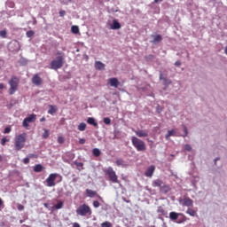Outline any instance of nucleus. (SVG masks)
Returning a JSON list of instances; mask_svg holds the SVG:
<instances>
[{
	"instance_id": "nucleus-1",
	"label": "nucleus",
	"mask_w": 227,
	"mask_h": 227,
	"mask_svg": "<svg viewBox=\"0 0 227 227\" xmlns=\"http://www.w3.org/2000/svg\"><path fill=\"white\" fill-rule=\"evenodd\" d=\"M27 135L26 133L20 134L14 138V148L16 152H20L22 148L26 145Z\"/></svg>"
},
{
	"instance_id": "nucleus-2",
	"label": "nucleus",
	"mask_w": 227,
	"mask_h": 227,
	"mask_svg": "<svg viewBox=\"0 0 227 227\" xmlns=\"http://www.w3.org/2000/svg\"><path fill=\"white\" fill-rule=\"evenodd\" d=\"M131 143L137 152H145L146 150V144L137 137H131Z\"/></svg>"
},
{
	"instance_id": "nucleus-3",
	"label": "nucleus",
	"mask_w": 227,
	"mask_h": 227,
	"mask_svg": "<svg viewBox=\"0 0 227 227\" xmlns=\"http://www.w3.org/2000/svg\"><path fill=\"white\" fill-rule=\"evenodd\" d=\"M20 82V79L17 76H12L9 81V95H15V91L19 90V84Z\"/></svg>"
},
{
	"instance_id": "nucleus-4",
	"label": "nucleus",
	"mask_w": 227,
	"mask_h": 227,
	"mask_svg": "<svg viewBox=\"0 0 227 227\" xmlns=\"http://www.w3.org/2000/svg\"><path fill=\"white\" fill-rule=\"evenodd\" d=\"M104 173L106 175V176H108V180L112 182V184H120V181L118 180V175H116V172L114 169H113L112 167L105 168Z\"/></svg>"
},
{
	"instance_id": "nucleus-5",
	"label": "nucleus",
	"mask_w": 227,
	"mask_h": 227,
	"mask_svg": "<svg viewBox=\"0 0 227 227\" xmlns=\"http://www.w3.org/2000/svg\"><path fill=\"white\" fill-rule=\"evenodd\" d=\"M77 215H81L82 217H86V215H91V207L87 204H82L78 207L76 209Z\"/></svg>"
},
{
	"instance_id": "nucleus-6",
	"label": "nucleus",
	"mask_w": 227,
	"mask_h": 227,
	"mask_svg": "<svg viewBox=\"0 0 227 227\" xmlns=\"http://www.w3.org/2000/svg\"><path fill=\"white\" fill-rule=\"evenodd\" d=\"M179 215H182V218L179 221L176 222L177 224H182V223H185V221H187V216L186 215H184L182 213H176L175 211H172V212L169 213V219L171 221H176V219H178Z\"/></svg>"
},
{
	"instance_id": "nucleus-7",
	"label": "nucleus",
	"mask_w": 227,
	"mask_h": 227,
	"mask_svg": "<svg viewBox=\"0 0 227 227\" xmlns=\"http://www.w3.org/2000/svg\"><path fill=\"white\" fill-rule=\"evenodd\" d=\"M63 59H65L63 58V56H59V57H57V59L52 60L51 62V67L52 70H59V68H62L63 67Z\"/></svg>"
},
{
	"instance_id": "nucleus-8",
	"label": "nucleus",
	"mask_w": 227,
	"mask_h": 227,
	"mask_svg": "<svg viewBox=\"0 0 227 227\" xmlns=\"http://www.w3.org/2000/svg\"><path fill=\"white\" fill-rule=\"evenodd\" d=\"M59 176V174L53 173L50 174L46 179L47 187H54L56 185V178Z\"/></svg>"
},
{
	"instance_id": "nucleus-9",
	"label": "nucleus",
	"mask_w": 227,
	"mask_h": 227,
	"mask_svg": "<svg viewBox=\"0 0 227 227\" xmlns=\"http://www.w3.org/2000/svg\"><path fill=\"white\" fill-rule=\"evenodd\" d=\"M35 121H36V114H32L23 120V127L27 129V127H29V123H35Z\"/></svg>"
},
{
	"instance_id": "nucleus-10",
	"label": "nucleus",
	"mask_w": 227,
	"mask_h": 227,
	"mask_svg": "<svg viewBox=\"0 0 227 227\" xmlns=\"http://www.w3.org/2000/svg\"><path fill=\"white\" fill-rule=\"evenodd\" d=\"M179 203H181L183 207H192L194 201L191 198L184 197L183 200H179Z\"/></svg>"
},
{
	"instance_id": "nucleus-11",
	"label": "nucleus",
	"mask_w": 227,
	"mask_h": 227,
	"mask_svg": "<svg viewBox=\"0 0 227 227\" xmlns=\"http://www.w3.org/2000/svg\"><path fill=\"white\" fill-rule=\"evenodd\" d=\"M32 83L35 84V86H42V84H43V80L38 74H36L32 77Z\"/></svg>"
},
{
	"instance_id": "nucleus-12",
	"label": "nucleus",
	"mask_w": 227,
	"mask_h": 227,
	"mask_svg": "<svg viewBox=\"0 0 227 227\" xmlns=\"http://www.w3.org/2000/svg\"><path fill=\"white\" fill-rule=\"evenodd\" d=\"M153 173H155V166L152 165L146 169L145 175V176L152 178L153 176Z\"/></svg>"
},
{
	"instance_id": "nucleus-13",
	"label": "nucleus",
	"mask_w": 227,
	"mask_h": 227,
	"mask_svg": "<svg viewBox=\"0 0 227 227\" xmlns=\"http://www.w3.org/2000/svg\"><path fill=\"white\" fill-rule=\"evenodd\" d=\"M164 184L165 183L161 179H156L153 182V187H159L160 191L162 189Z\"/></svg>"
},
{
	"instance_id": "nucleus-14",
	"label": "nucleus",
	"mask_w": 227,
	"mask_h": 227,
	"mask_svg": "<svg viewBox=\"0 0 227 227\" xmlns=\"http://www.w3.org/2000/svg\"><path fill=\"white\" fill-rule=\"evenodd\" d=\"M135 134L136 136H137V137H148V131L146 130H143V129L135 130Z\"/></svg>"
},
{
	"instance_id": "nucleus-15",
	"label": "nucleus",
	"mask_w": 227,
	"mask_h": 227,
	"mask_svg": "<svg viewBox=\"0 0 227 227\" xmlns=\"http://www.w3.org/2000/svg\"><path fill=\"white\" fill-rule=\"evenodd\" d=\"M160 81H163L164 86H169V84H171V80L164 77V74H162V73L160 74Z\"/></svg>"
},
{
	"instance_id": "nucleus-16",
	"label": "nucleus",
	"mask_w": 227,
	"mask_h": 227,
	"mask_svg": "<svg viewBox=\"0 0 227 227\" xmlns=\"http://www.w3.org/2000/svg\"><path fill=\"white\" fill-rule=\"evenodd\" d=\"M109 84L113 88H118V86L120 85V82L118 81L117 78H110L109 79Z\"/></svg>"
},
{
	"instance_id": "nucleus-17",
	"label": "nucleus",
	"mask_w": 227,
	"mask_h": 227,
	"mask_svg": "<svg viewBox=\"0 0 227 227\" xmlns=\"http://www.w3.org/2000/svg\"><path fill=\"white\" fill-rule=\"evenodd\" d=\"M95 68L96 70H106V64L102 63L101 61H96Z\"/></svg>"
},
{
	"instance_id": "nucleus-18",
	"label": "nucleus",
	"mask_w": 227,
	"mask_h": 227,
	"mask_svg": "<svg viewBox=\"0 0 227 227\" xmlns=\"http://www.w3.org/2000/svg\"><path fill=\"white\" fill-rule=\"evenodd\" d=\"M57 112H58V106H52V105L49 106L48 114L54 115L56 114Z\"/></svg>"
},
{
	"instance_id": "nucleus-19",
	"label": "nucleus",
	"mask_w": 227,
	"mask_h": 227,
	"mask_svg": "<svg viewBox=\"0 0 227 227\" xmlns=\"http://www.w3.org/2000/svg\"><path fill=\"white\" fill-rule=\"evenodd\" d=\"M111 29H121V24H120L118 20H114L113 24L111 26Z\"/></svg>"
},
{
	"instance_id": "nucleus-20",
	"label": "nucleus",
	"mask_w": 227,
	"mask_h": 227,
	"mask_svg": "<svg viewBox=\"0 0 227 227\" xmlns=\"http://www.w3.org/2000/svg\"><path fill=\"white\" fill-rule=\"evenodd\" d=\"M87 123H89V125H93V127H98V123L97 122V121H95V118L93 117H89L87 119Z\"/></svg>"
},
{
	"instance_id": "nucleus-21",
	"label": "nucleus",
	"mask_w": 227,
	"mask_h": 227,
	"mask_svg": "<svg viewBox=\"0 0 227 227\" xmlns=\"http://www.w3.org/2000/svg\"><path fill=\"white\" fill-rule=\"evenodd\" d=\"M171 191V188L169 187L168 184H163L161 187V190L160 192H163V194H168Z\"/></svg>"
},
{
	"instance_id": "nucleus-22",
	"label": "nucleus",
	"mask_w": 227,
	"mask_h": 227,
	"mask_svg": "<svg viewBox=\"0 0 227 227\" xmlns=\"http://www.w3.org/2000/svg\"><path fill=\"white\" fill-rule=\"evenodd\" d=\"M157 214H159V215H168V212H166L162 206L158 207Z\"/></svg>"
},
{
	"instance_id": "nucleus-23",
	"label": "nucleus",
	"mask_w": 227,
	"mask_h": 227,
	"mask_svg": "<svg viewBox=\"0 0 227 227\" xmlns=\"http://www.w3.org/2000/svg\"><path fill=\"white\" fill-rule=\"evenodd\" d=\"M35 173H42L43 171V166L42 164H37L34 167Z\"/></svg>"
},
{
	"instance_id": "nucleus-24",
	"label": "nucleus",
	"mask_w": 227,
	"mask_h": 227,
	"mask_svg": "<svg viewBox=\"0 0 227 227\" xmlns=\"http://www.w3.org/2000/svg\"><path fill=\"white\" fill-rule=\"evenodd\" d=\"M86 194L89 198H94V196H97V192L90 189H86Z\"/></svg>"
},
{
	"instance_id": "nucleus-25",
	"label": "nucleus",
	"mask_w": 227,
	"mask_h": 227,
	"mask_svg": "<svg viewBox=\"0 0 227 227\" xmlns=\"http://www.w3.org/2000/svg\"><path fill=\"white\" fill-rule=\"evenodd\" d=\"M186 214H188V215H191V217H196V210L189 207L187 210H186Z\"/></svg>"
},
{
	"instance_id": "nucleus-26",
	"label": "nucleus",
	"mask_w": 227,
	"mask_h": 227,
	"mask_svg": "<svg viewBox=\"0 0 227 227\" xmlns=\"http://www.w3.org/2000/svg\"><path fill=\"white\" fill-rule=\"evenodd\" d=\"M153 42V43H159V42H162V35H154Z\"/></svg>"
},
{
	"instance_id": "nucleus-27",
	"label": "nucleus",
	"mask_w": 227,
	"mask_h": 227,
	"mask_svg": "<svg viewBox=\"0 0 227 227\" xmlns=\"http://www.w3.org/2000/svg\"><path fill=\"white\" fill-rule=\"evenodd\" d=\"M175 134H176L175 129L168 130V133L165 135V137L166 139H169V137H171V136H175Z\"/></svg>"
},
{
	"instance_id": "nucleus-28",
	"label": "nucleus",
	"mask_w": 227,
	"mask_h": 227,
	"mask_svg": "<svg viewBox=\"0 0 227 227\" xmlns=\"http://www.w3.org/2000/svg\"><path fill=\"white\" fill-rule=\"evenodd\" d=\"M78 130H80V132H84V130H86V123L81 122L78 125Z\"/></svg>"
},
{
	"instance_id": "nucleus-29",
	"label": "nucleus",
	"mask_w": 227,
	"mask_h": 227,
	"mask_svg": "<svg viewBox=\"0 0 227 227\" xmlns=\"http://www.w3.org/2000/svg\"><path fill=\"white\" fill-rule=\"evenodd\" d=\"M92 153H93L94 157H100V154H101L102 153L100 152V149H98V148H94V149L92 150Z\"/></svg>"
},
{
	"instance_id": "nucleus-30",
	"label": "nucleus",
	"mask_w": 227,
	"mask_h": 227,
	"mask_svg": "<svg viewBox=\"0 0 227 227\" xmlns=\"http://www.w3.org/2000/svg\"><path fill=\"white\" fill-rule=\"evenodd\" d=\"M115 164L117 166H121L122 168H125V160H123L122 159H118L117 160H115Z\"/></svg>"
},
{
	"instance_id": "nucleus-31",
	"label": "nucleus",
	"mask_w": 227,
	"mask_h": 227,
	"mask_svg": "<svg viewBox=\"0 0 227 227\" xmlns=\"http://www.w3.org/2000/svg\"><path fill=\"white\" fill-rule=\"evenodd\" d=\"M71 31H72V33H74V35L79 34V27H77V26H73V27H71Z\"/></svg>"
},
{
	"instance_id": "nucleus-32",
	"label": "nucleus",
	"mask_w": 227,
	"mask_h": 227,
	"mask_svg": "<svg viewBox=\"0 0 227 227\" xmlns=\"http://www.w3.org/2000/svg\"><path fill=\"white\" fill-rule=\"evenodd\" d=\"M43 131L44 132L43 133V139H47L49 137V136H50L49 130L44 129Z\"/></svg>"
},
{
	"instance_id": "nucleus-33",
	"label": "nucleus",
	"mask_w": 227,
	"mask_h": 227,
	"mask_svg": "<svg viewBox=\"0 0 227 227\" xmlns=\"http://www.w3.org/2000/svg\"><path fill=\"white\" fill-rule=\"evenodd\" d=\"M101 227H113V223H111V222H104L101 223Z\"/></svg>"
},
{
	"instance_id": "nucleus-34",
	"label": "nucleus",
	"mask_w": 227,
	"mask_h": 227,
	"mask_svg": "<svg viewBox=\"0 0 227 227\" xmlns=\"http://www.w3.org/2000/svg\"><path fill=\"white\" fill-rule=\"evenodd\" d=\"M6 143H10V139L9 138H6V137H3L1 139V145L2 146H4V145H6Z\"/></svg>"
},
{
	"instance_id": "nucleus-35",
	"label": "nucleus",
	"mask_w": 227,
	"mask_h": 227,
	"mask_svg": "<svg viewBox=\"0 0 227 227\" xmlns=\"http://www.w3.org/2000/svg\"><path fill=\"white\" fill-rule=\"evenodd\" d=\"M26 35L27 36V38H31V37L35 36V31L29 30L26 33Z\"/></svg>"
},
{
	"instance_id": "nucleus-36",
	"label": "nucleus",
	"mask_w": 227,
	"mask_h": 227,
	"mask_svg": "<svg viewBox=\"0 0 227 227\" xmlns=\"http://www.w3.org/2000/svg\"><path fill=\"white\" fill-rule=\"evenodd\" d=\"M103 121L105 125H111V119L109 117H105Z\"/></svg>"
},
{
	"instance_id": "nucleus-37",
	"label": "nucleus",
	"mask_w": 227,
	"mask_h": 227,
	"mask_svg": "<svg viewBox=\"0 0 227 227\" xmlns=\"http://www.w3.org/2000/svg\"><path fill=\"white\" fill-rule=\"evenodd\" d=\"M8 35V32L6 30H1L0 31V36L1 38H6V35Z\"/></svg>"
},
{
	"instance_id": "nucleus-38",
	"label": "nucleus",
	"mask_w": 227,
	"mask_h": 227,
	"mask_svg": "<svg viewBox=\"0 0 227 227\" xmlns=\"http://www.w3.org/2000/svg\"><path fill=\"white\" fill-rule=\"evenodd\" d=\"M55 208L57 210H59L60 208H63V201H59L58 204H56Z\"/></svg>"
},
{
	"instance_id": "nucleus-39",
	"label": "nucleus",
	"mask_w": 227,
	"mask_h": 227,
	"mask_svg": "<svg viewBox=\"0 0 227 227\" xmlns=\"http://www.w3.org/2000/svg\"><path fill=\"white\" fill-rule=\"evenodd\" d=\"M12 132V127L7 126L4 130V134H10Z\"/></svg>"
},
{
	"instance_id": "nucleus-40",
	"label": "nucleus",
	"mask_w": 227,
	"mask_h": 227,
	"mask_svg": "<svg viewBox=\"0 0 227 227\" xmlns=\"http://www.w3.org/2000/svg\"><path fill=\"white\" fill-rule=\"evenodd\" d=\"M58 143L59 145H63L65 143V138L63 137H58Z\"/></svg>"
},
{
	"instance_id": "nucleus-41",
	"label": "nucleus",
	"mask_w": 227,
	"mask_h": 227,
	"mask_svg": "<svg viewBox=\"0 0 227 227\" xmlns=\"http://www.w3.org/2000/svg\"><path fill=\"white\" fill-rule=\"evenodd\" d=\"M184 150H185L186 152H191V150H192V147H191V145L186 144V145H184Z\"/></svg>"
},
{
	"instance_id": "nucleus-42",
	"label": "nucleus",
	"mask_w": 227,
	"mask_h": 227,
	"mask_svg": "<svg viewBox=\"0 0 227 227\" xmlns=\"http://www.w3.org/2000/svg\"><path fill=\"white\" fill-rule=\"evenodd\" d=\"M184 130V135L183 136V137H187V135L189 134V131L187 130V127L186 126H183Z\"/></svg>"
},
{
	"instance_id": "nucleus-43",
	"label": "nucleus",
	"mask_w": 227,
	"mask_h": 227,
	"mask_svg": "<svg viewBox=\"0 0 227 227\" xmlns=\"http://www.w3.org/2000/svg\"><path fill=\"white\" fill-rule=\"evenodd\" d=\"M93 207L94 208H98V207H100V202H98V200H95L93 202Z\"/></svg>"
},
{
	"instance_id": "nucleus-44",
	"label": "nucleus",
	"mask_w": 227,
	"mask_h": 227,
	"mask_svg": "<svg viewBox=\"0 0 227 227\" xmlns=\"http://www.w3.org/2000/svg\"><path fill=\"white\" fill-rule=\"evenodd\" d=\"M59 17H64L65 15H67V12L65 10H61L59 11Z\"/></svg>"
},
{
	"instance_id": "nucleus-45",
	"label": "nucleus",
	"mask_w": 227,
	"mask_h": 227,
	"mask_svg": "<svg viewBox=\"0 0 227 227\" xmlns=\"http://www.w3.org/2000/svg\"><path fill=\"white\" fill-rule=\"evenodd\" d=\"M29 159H37L38 156L36 154L30 153L28 154Z\"/></svg>"
},
{
	"instance_id": "nucleus-46",
	"label": "nucleus",
	"mask_w": 227,
	"mask_h": 227,
	"mask_svg": "<svg viewBox=\"0 0 227 227\" xmlns=\"http://www.w3.org/2000/svg\"><path fill=\"white\" fill-rule=\"evenodd\" d=\"M74 164L77 166V168H82V166H84L82 162H74Z\"/></svg>"
},
{
	"instance_id": "nucleus-47",
	"label": "nucleus",
	"mask_w": 227,
	"mask_h": 227,
	"mask_svg": "<svg viewBox=\"0 0 227 227\" xmlns=\"http://www.w3.org/2000/svg\"><path fill=\"white\" fill-rule=\"evenodd\" d=\"M17 208H18V210L22 211V210H24V205L19 204L18 207H17Z\"/></svg>"
},
{
	"instance_id": "nucleus-48",
	"label": "nucleus",
	"mask_w": 227,
	"mask_h": 227,
	"mask_svg": "<svg viewBox=\"0 0 227 227\" xmlns=\"http://www.w3.org/2000/svg\"><path fill=\"white\" fill-rule=\"evenodd\" d=\"M84 143H86V139H84V138H80L79 139V144L80 145H84Z\"/></svg>"
},
{
	"instance_id": "nucleus-49",
	"label": "nucleus",
	"mask_w": 227,
	"mask_h": 227,
	"mask_svg": "<svg viewBox=\"0 0 227 227\" xmlns=\"http://www.w3.org/2000/svg\"><path fill=\"white\" fill-rule=\"evenodd\" d=\"M23 162L24 164H29V158H24Z\"/></svg>"
},
{
	"instance_id": "nucleus-50",
	"label": "nucleus",
	"mask_w": 227,
	"mask_h": 227,
	"mask_svg": "<svg viewBox=\"0 0 227 227\" xmlns=\"http://www.w3.org/2000/svg\"><path fill=\"white\" fill-rule=\"evenodd\" d=\"M182 65V62L180 60H177L175 62L176 67H180Z\"/></svg>"
},
{
	"instance_id": "nucleus-51",
	"label": "nucleus",
	"mask_w": 227,
	"mask_h": 227,
	"mask_svg": "<svg viewBox=\"0 0 227 227\" xmlns=\"http://www.w3.org/2000/svg\"><path fill=\"white\" fill-rule=\"evenodd\" d=\"M72 227H81L79 223H74Z\"/></svg>"
},
{
	"instance_id": "nucleus-52",
	"label": "nucleus",
	"mask_w": 227,
	"mask_h": 227,
	"mask_svg": "<svg viewBox=\"0 0 227 227\" xmlns=\"http://www.w3.org/2000/svg\"><path fill=\"white\" fill-rule=\"evenodd\" d=\"M4 202L3 201V199L0 198V208L1 207H4Z\"/></svg>"
},
{
	"instance_id": "nucleus-53",
	"label": "nucleus",
	"mask_w": 227,
	"mask_h": 227,
	"mask_svg": "<svg viewBox=\"0 0 227 227\" xmlns=\"http://www.w3.org/2000/svg\"><path fill=\"white\" fill-rule=\"evenodd\" d=\"M0 90H4V83H0Z\"/></svg>"
},
{
	"instance_id": "nucleus-54",
	"label": "nucleus",
	"mask_w": 227,
	"mask_h": 227,
	"mask_svg": "<svg viewBox=\"0 0 227 227\" xmlns=\"http://www.w3.org/2000/svg\"><path fill=\"white\" fill-rule=\"evenodd\" d=\"M159 1H160V3H162V0H154V3H159Z\"/></svg>"
},
{
	"instance_id": "nucleus-55",
	"label": "nucleus",
	"mask_w": 227,
	"mask_h": 227,
	"mask_svg": "<svg viewBox=\"0 0 227 227\" xmlns=\"http://www.w3.org/2000/svg\"><path fill=\"white\" fill-rule=\"evenodd\" d=\"M40 121H45V117L41 118Z\"/></svg>"
},
{
	"instance_id": "nucleus-56",
	"label": "nucleus",
	"mask_w": 227,
	"mask_h": 227,
	"mask_svg": "<svg viewBox=\"0 0 227 227\" xmlns=\"http://www.w3.org/2000/svg\"><path fill=\"white\" fill-rule=\"evenodd\" d=\"M44 207H45V208H49V204L44 203Z\"/></svg>"
},
{
	"instance_id": "nucleus-57",
	"label": "nucleus",
	"mask_w": 227,
	"mask_h": 227,
	"mask_svg": "<svg viewBox=\"0 0 227 227\" xmlns=\"http://www.w3.org/2000/svg\"><path fill=\"white\" fill-rule=\"evenodd\" d=\"M0 162H3V156L0 154Z\"/></svg>"
},
{
	"instance_id": "nucleus-58",
	"label": "nucleus",
	"mask_w": 227,
	"mask_h": 227,
	"mask_svg": "<svg viewBox=\"0 0 227 227\" xmlns=\"http://www.w3.org/2000/svg\"><path fill=\"white\" fill-rule=\"evenodd\" d=\"M224 52H225V54H226V56H227V46H226L225 49H224Z\"/></svg>"
},
{
	"instance_id": "nucleus-59",
	"label": "nucleus",
	"mask_w": 227,
	"mask_h": 227,
	"mask_svg": "<svg viewBox=\"0 0 227 227\" xmlns=\"http://www.w3.org/2000/svg\"><path fill=\"white\" fill-rule=\"evenodd\" d=\"M217 160H219V159H215V162H217Z\"/></svg>"
},
{
	"instance_id": "nucleus-60",
	"label": "nucleus",
	"mask_w": 227,
	"mask_h": 227,
	"mask_svg": "<svg viewBox=\"0 0 227 227\" xmlns=\"http://www.w3.org/2000/svg\"><path fill=\"white\" fill-rule=\"evenodd\" d=\"M150 58H153V55H150Z\"/></svg>"
},
{
	"instance_id": "nucleus-61",
	"label": "nucleus",
	"mask_w": 227,
	"mask_h": 227,
	"mask_svg": "<svg viewBox=\"0 0 227 227\" xmlns=\"http://www.w3.org/2000/svg\"><path fill=\"white\" fill-rule=\"evenodd\" d=\"M0 70H1V66H0Z\"/></svg>"
}]
</instances>
